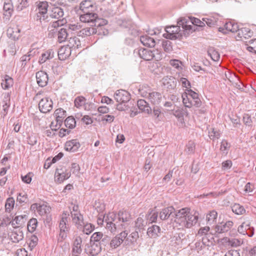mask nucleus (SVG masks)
I'll list each match as a JSON object with an SVG mask.
<instances>
[{"label":"nucleus","mask_w":256,"mask_h":256,"mask_svg":"<svg viewBox=\"0 0 256 256\" xmlns=\"http://www.w3.org/2000/svg\"><path fill=\"white\" fill-rule=\"evenodd\" d=\"M105 218L106 228L112 233L125 228L132 218L130 213L126 210H120L118 214L109 212Z\"/></svg>","instance_id":"1"},{"label":"nucleus","mask_w":256,"mask_h":256,"mask_svg":"<svg viewBox=\"0 0 256 256\" xmlns=\"http://www.w3.org/2000/svg\"><path fill=\"white\" fill-rule=\"evenodd\" d=\"M174 212V222L182 228H190L198 222V214L195 212L192 214L188 208H182Z\"/></svg>","instance_id":"2"},{"label":"nucleus","mask_w":256,"mask_h":256,"mask_svg":"<svg viewBox=\"0 0 256 256\" xmlns=\"http://www.w3.org/2000/svg\"><path fill=\"white\" fill-rule=\"evenodd\" d=\"M80 16V20L84 23H88L90 26L99 27L107 24V20L100 18L97 14L92 12H83Z\"/></svg>","instance_id":"3"},{"label":"nucleus","mask_w":256,"mask_h":256,"mask_svg":"<svg viewBox=\"0 0 256 256\" xmlns=\"http://www.w3.org/2000/svg\"><path fill=\"white\" fill-rule=\"evenodd\" d=\"M178 24L179 25L182 26L185 34L188 35L194 30L192 28L194 27L192 24L198 26H202L204 25V21L202 22L200 19L194 17L180 18L178 20Z\"/></svg>","instance_id":"4"},{"label":"nucleus","mask_w":256,"mask_h":256,"mask_svg":"<svg viewBox=\"0 0 256 256\" xmlns=\"http://www.w3.org/2000/svg\"><path fill=\"white\" fill-rule=\"evenodd\" d=\"M184 30L182 28V26L179 25L178 21L176 26H167L165 28L166 32L163 34V36L166 39H181L183 36L186 37L188 36L185 34Z\"/></svg>","instance_id":"5"},{"label":"nucleus","mask_w":256,"mask_h":256,"mask_svg":"<svg viewBox=\"0 0 256 256\" xmlns=\"http://www.w3.org/2000/svg\"><path fill=\"white\" fill-rule=\"evenodd\" d=\"M184 30L182 28V26L179 25L178 21L176 26H167L165 28L166 32L163 34V36L166 39H181L183 36L186 37L188 36L185 34Z\"/></svg>","instance_id":"6"},{"label":"nucleus","mask_w":256,"mask_h":256,"mask_svg":"<svg viewBox=\"0 0 256 256\" xmlns=\"http://www.w3.org/2000/svg\"><path fill=\"white\" fill-rule=\"evenodd\" d=\"M120 26L126 30L127 33L132 36H136L138 35V32L136 29L131 19L124 18L119 20Z\"/></svg>","instance_id":"7"},{"label":"nucleus","mask_w":256,"mask_h":256,"mask_svg":"<svg viewBox=\"0 0 256 256\" xmlns=\"http://www.w3.org/2000/svg\"><path fill=\"white\" fill-rule=\"evenodd\" d=\"M59 26L58 21L54 22L52 24V26L54 28L51 32L52 33L58 32V38L59 42L61 43L65 42L66 40H68L69 38V34L67 31V30L64 28H56V26Z\"/></svg>","instance_id":"8"},{"label":"nucleus","mask_w":256,"mask_h":256,"mask_svg":"<svg viewBox=\"0 0 256 256\" xmlns=\"http://www.w3.org/2000/svg\"><path fill=\"white\" fill-rule=\"evenodd\" d=\"M128 235L126 230L122 231L120 233L110 239V247L112 249H116L120 246L124 242Z\"/></svg>","instance_id":"9"},{"label":"nucleus","mask_w":256,"mask_h":256,"mask_svg":"<svg viewBox=\"0 0 256 256\" xmlns=\"http://www.w3.org/2000/svg\"><path fill=\"white\" fill-rule=\"evenodd\" d=\"M71 176L70 172L65 167L57 168L55 172V181L59 184H61L64 180H68Z\"/></svg>","instance_id":"10"},{"label":"nucleus","mask_w":256,"mask_h":256,"mask_svg":"<svg viewBox=\"0 0 256 256\" xmlns=\"http://www.w3.org/2000/svg\"><path fill=\"white\" fill-rule=\"evenodd\" d=\"M114 97L118 103L126 104L130 100V95L125 90H119L115 92Z\"/></svg>","instance_id":"11"},{"label":"nucleus","mask_w":256,"mask_h":256,"mask_svg":"<svg viewBox=\"0 0 256 256\" xmlns=\"http://www.w3.org/2000/svg\"><path fill=\"white\" fill-rule=\"evenodd\" d=\"M52 106L53 102L48 98H44L41 99L38 104L40 112L45 114L50 112L52 110Z\"/></svg>","instance_id":"12"},{"label":"nucleus","mask_w":256,"mask_h":256,"mask_svg":"<svg viewBox=\"0 0 256 256\" xmlns=\"http://www.w3.org/2000/svg\"><path fill=\"white\" fill-rule=\"evenodd\" d=\"M100 248L98 243L90 242L89 244L86 245L84 251L88 255L95 256L102 251Z\"/></svg>","instance_id":"13"},{"label":"nucleus","mask_w":256,"mask_h":256,"mask_svg":"<svg viewBox=\"0 0 256 256\" xmlns=\"http://www.w3.org/2000/svg\"><path fill=\"white\" fill-rule=\"evenodd\" d=\"M67 41L66 46L74 52V54H76V50L82 47L80 40L76 36H74L68 38Z\"/></svg>","instance_id":"14"},{"label":"nucleus","mask_w":256,"mask_h":256,"mask_svg":"<svg viewBox=\"0 0 256 256\" xmlns=\"http://www.w3.org/2000/svg\"><path fill=\"white\" fill-rule=\"evenodd\" d=\"M134 54L138 55L140 58L145 60H152V50L147 48L136 49Z\"/></svg>","instance_id":"15"},{"label":"nucleus","mask_w":256,"mask_h":256,"mask_svg":"<svg viewBox=\"0 0 256 256\" xmlns=\"http://www.w3.org/2000/svg\"><path fill=\"white\" fill-rule=\"evenodd\" d=\"M69 214L64 211L62 214V218L59 224L60 230L63 232H68L70 230L68 222L70 220Z\"/></svg>","instance_id":"16"},{"label":"nucleus","mask_w":256,"mask_h":256,"mask_svg":"<svg viewBox=\"0 0 256 256\" xmlns=\"http://www.w3.org/2000/svg\"><path fill=\"white\" fill-rule=\"evenodd\" d=\"M36 82L38 86L44 87L48 84V77L46 72L40 70L36 72Z\"/></svg>","instance_id":"17"},{"label":"nucleus","mask_w":256,"mask_h":256,"mask_svg":"<svg viewBox=\"0 0 256 256\" xmlns=\"http://www.w3.org/2000/svg\"><path fill=\"white\" fill-rule=\"evenodd\" d=\"M80 144L77 140H72L65 143L64 149L68 152H74L80 148Z\"/></svg>","instance_id":"18"},{"label":"nucleus","mask_w":256,"mask_h":256,"mask_svg":"<svg viewBox=\"0 0 256 256\" xmlns=\"http://www.w3.org/2000/svg\"><path fill=\"white\" fill-rule=\"evenodd\" d=\"M54 115L56 118L55 127H57L58 126V128H59L62 124L64 118L66 116V112L62 108H59L55 110Z\"/></svg>","instance_id":"19"},{"label":"nucleus","mask_w":256,"mask_h":256,"mask_svg":"<svg viewBox=\"0 0 256 256\" xmlns=\"http://www.w3.org/2000/svg\"><path fill=\"white\" fill-rule=\"evenodd\" d=\"M139 238L138 232L137 231L132 232L130 234L127 235L125 240L126 245L135 246L138 244V240Z\"/></svg>","instance_id":"20"},{"label":"nucleus","mask_w":256,"mask_h":256,"mask_svg":"<svg viewBox=\"0 0 256 256\" xmlns=\"http://www.w3.org/2000/svg\"><path fill=\"white\" fill-rule=\"evenodd\" d=\"M137 106L142 112H144L147 114H151L152 110L149 104L144 100L140 99L137 101Z\"/></svg>","instance_id":"21"},{"label":"nucleus","mask_w":256,"mask_h":256,"mask_svg":"<svg viewBox=\"0 0 256 256\" xmlns=\"http://www.w3.org/2000/svg\"><path fill=\"white\" fill-rule=\"evenodd\" d=\"M72 222L78 228H82L84 224L83 216L80 212H70Z\"/></svg>","instance_id":"22"},{"label":"nucleus","mask_w":256,"mask_h":256,"mask_svg":"<svg viewBox=\"0 0 256 256\" xmlns=\"http://www.w3.org/2000/svg\"><path fill=\"white\" fill-rule=\"evenodd\" d=\"M233 222L230 220L227 221L226 222H222L216 225L215 230L216 232L223 233L228 231L232 226Z\"/></svg>","instance_id":"23"},{"label":"nucleus","mask_w":256,"mask_h":256,"mask_svg":"<svg viewBox=\"0 0 256 256\" xmlns=\"http://www.w3.org/2000/svg\"><path fill=\"white\" fill-rule=\"evenodd\" d=\"M82 239L80 236H76L74 238L72 246V254H81L82 252Z\"/></svg>","instance_id":"24"},{"label":"nucleus","mask_w":256,"mask_h":256,"mask_svg":"<svg viewBox=\"0 0 256 256\" xmlns=\"http://www.w3.org/2000/svg\"><path fill=\"white\" fill-rule=\"evenodd\" d=\"M73 52L68 46L62 47L58 51V58L61 60H64L69 57Z\"/></svg>","instance_id":"25"},{"label":"nucleus","mask_w":256,"mask_h":256,"mask_svg":"<svg viewBox=\"0 0 256 256\" xmlns=\"http://www.w3.org/2000/svg\"><path fill=\"white\" fill-rule=\"evenodd\" d=\"M80 8L83 12H93L95 10L96 6L91 0H85L80 2Z\"/></svg>","instance_id":"26"},{"label":"nucleus","mask_w":256,"mask_h":256,"mask_svg":"<svg viewBox=\"0 0 256 256\" xmlns=\"http://www.w3.org/2000/svg\"><path fill=\"white\" fill-rule=\"evenodd\" d=\"M20 30L17 28H10L7 30L8 36L16 41L19 39L20 36Z\"/></svg>","instance_id":"27"},{"label":"nucleus","mask_w":256,"mask_h":256,"mask_svg":"<svg viewBox=\"0 0 256 256\" xmlns=\"http://www.w3.org/2000/svg\"><path fill=\"white\" fill-rule=\"evenodd\" d=\"M175 210L173 206H168L163 208L160 212L159 218L160 220L168 219L174 212Z\"/></svg>","instance_id":"28"},{"label":"nucleus","mask_w":256,"mask_h":256,"mask_svg":"<svg viewBox=\"0 0 256 256\" xmlns=\"http://www.w3.org/2000/svg\"><path fill=\"white\" fill-rule=\"evenodd\" d=\"M96 34V28L94 26L86 28L77 32V35L79 36L84 37Z\"/></svg>","instance_id":"29"},{"label":"nucleus","mask_w":256,"mask_h":256,"mask_svg":"<svg viewBox=\"0 0 256 256\" xmlns=\"http://www.w3.org/2000/svg\"><path fill=\"white\" fill-rule=\"evenodd\" d=\"M140 41L144 46L148 47H154L156 44L154 39L148 35L140 36Z\"/></svg>","instance_id":"30"},{"label":"nucleus","mask_w":256,"mask_h":256,"mask_svg":"<svg viewBox=\"0 0 256 256\" xmlns=\"http://www.w3.org/2000/svg\"><path fill=\"white\" fill-rule=\"evenodd\" d=\"M54 7L52 8L50 16L52 18L60 19L62 18L64 15V10L60 7L56 6V4H54Z\"/></svg>","instance_id":"31"},{"label":"nucleus","mask_w":256,"mask_h":256,"mask_svg":"<svg viewBox=\"0 0 256 256\" xmlns=\"http://www.w3.org/2000/svg\"><path fill=\"white\" fill-rule=\"evenodd\" d=\"M148 99L153 104H158L162 100V94L158 92H149Z\"/></svg>","instance_id":"32"},{"label":"nucleus","mask_w":256,"mask_h":256,"mask_svg":"<svg viewBox=\"0 0 256 256\" xmlns=\"http://www.w3.org/2000/svg\"><path fill=\"white\" fill-rule=\"evenodd\" d=\"M14 84L13 79L8 75H4L2 78L1 86L3 89L8 90Z\"/></svg>","instance_id":"33"},{"label":"nucleus","mask_w":256,"mask_h":256,"mask_svg":"<svg viewBox=\"0 0 256 256\" xmlns=\"http://www.w3.org/2000/svg\"><path fill=\"white\" fill-rule=\"evenodd\" d=\"M54 57V52L52 50H48L43 52L40 56L38 62L40 64H44L47 60L52 58Z\"/></svg>","instance_id":"34"},{"label":"nucleus","mask_w":256,"mask_h":256,"mask_svg":"<svg viewBox=\"0 0 256 256\" xmlns=\"http://www.w3.org/2000/svg\"><path fill=\"white\" fill-rule=\"evenodd\" d=\"M11 239L14 242H18L24 238V234L22 230H16L12 232Z\"/></svg>","instance_id":"35"},{"label":"nucleus","mask_w":256,"mask_h":256,"mask_svg":"<svg viewBox=\"0 0 256 256\" xmlns=\"http://www.w3.org/2000/svg\"><path fill=\"white\" fill-rule=\"evenodd\" d=\"M160 232V228L156 225H152L148 229L147 234L150 238H155L158 236Z\"/></svg>","instance_id":"36"},{"label":"nucleus","mask_w":256,"mask_h":256,"mask_svg":"<svg viewBox=\"0 0 256 256\" xmlns=\"http://www.w3.org/2000/svg\"><path fill=\"white\" fill-rule=\"evenodd\" d=\"M237 32L238 36L239 38H244L246 39L250 37L252 34V32H251L250 30L247 28H238V30H237Z\"/></svg>","instance_id":"37"},{"label":"nucleus","mask_w":256,"mask_h":256,"mask_svg":"<svg viewBox=\"0 0 256 256\" xmlns=\"http://www.w3.org/2000/svg\"><path fill=\"white\" fill-rule=\"evenodd\" d=\"M204 24H206L208 26L212 27L218 25V18L214 16H209L206 18H202Z\"/></svg>","instance_id":"38"},{"label":"nucleus","mask_w":256,"mask_h":256,"mask_svg":"<svg viewBox=\"0 0 256 256\" xmlns=\"http://www.w3.org/2000/svg\"><path fill=\"white\" fill-rule=\"evenodd\" d=\"M26 217V215H20L16 216L12 220V226L13 227L15 228L16 226H22L25 222Z\"/></svg>","instance_id":"39"},{"label":"nucleus","mask_w":256,"mask_h":256,"mask_svg":"<svg viewBox=\"0 0 256 256\" xmlns=\"http://www.w3.org/2000/svg\"><path fill=\"white\" fill-rule=\"evenodd\" d=\"M37 8L39 12L42 14H44L47 13L48 4L46 1H41L36 2Z\"/></svg>","instance_id":"40"},{"label":"nucleus","mask_w":256,"mask_h":256,"mask_svg":"<svg viewBox=\"0 0 256 256\" xmlns=\"http://www.w3.org/2000/svg\"><path fill=\"white\" fill-rule=\"evenodd\" d=\"M3 10L4 11V15L6 16H11L13 12V5L10 2H4Z\"/></svg>","instance_id":"41"},{"label":"nucleus","mask_w":256,"mask_h":256,"mask_svg":"<svg viewBox=\"0 0 256 256\" xmlns=\"http://www.w3.org/2000/svg\"><path fill=\"white\" fill-rule=\"evenodd\" d=\"M224 26L226 30L232 32H237V30H238V24L232 22H226Z\"/></svg>","instance_id":"42"},{"label":"nucleus","mask_w":256,"mask_h":256,"mask_svg":"<svg viewBox=\"0 0 256 256\" xmlns=\"http://www.w3.org/2000/svg\"><path fill=\"white\" fill-rule=\"evenodd\" d=\"M110 237L107 235L104 234L100 241L98 242L101 249H105L106 247L110 246Z\"/></svg>","instance_id":"43"},{"label":"nucleus","mask_w":256,"mask_h":256,"mask_svg":"<svg viewBox=\"0 0 256 256\" xmlns=\"http://www.w3.org/2000/svg\"><path fill=\"white\" fill-rule=\"evenodd\" d=\"M214 237L211 234L203 236L202 238V241L205 246H210L212 244Z\"/></svg>","instance_id":"44"},{"label":"nucleus","mask_w":256,"mask_h":256,"mask_svg":"<svg viewBox=\"0 0 256 256\" xmlns=\"http://www.w3.org/2000/svg\"><path fill=\"white\" fill-rule=\"evenodd\" d=\"M15 204V201L12 197H10L6 200L5 204V209L6 212H10L14 208Z\"/></svg>","instance_id":"45"},{"label":"nucleus","mask_w":256,"mask_h":256,"mask_svg":"<svg viewBox=\"0 0 256 256\" xmlns=\"http://www.w3.org/2000/svg\"><path fill=\"white\" fill-rule=\"evenodd\" d=\"M217 216V212L215 210H212L207 214L206 220L209 224H212L216 220Z\"/></svg>","instance_id":"46"},{"label":"nucleus","mask_w":256,"mask_h":256,"mask_svg":"<svg viewBox=\"0 0 256 256\" xmlns=\"http://www.w3.org/2000/svg\"><path fill=\"white\" fill-rule=\"evenodd\" d=\"M29 6L28 0H18L16 4V10L18 11H21Z\"/></svg>","instance_id":"47"},{"label":"nucleus","mask_w":256,"mask_h":256,"mask_svg":"<svg viewBox=\"0 0 256 256\" xmlns=\"http://www.w3.org/2000/svg\"><path fill=\"white\" fill-rule=\"evenodd\" d=\"M182 102L186 107L190 108L193 106L192 100L186 94V92L182 94Z\"/></svg>","instance_id":"48"},{"label":"nucleus","mask_w":256,"mask_h":256,"mask_svg":"<svg viewBox=\"0 0 256 256\" xmlns=\"http://www.w3.org/2000/svg\"><path fill=\"white\" fill-rule=\"evenodd\" d=\"M158 212L155 210H152L149 212L146 216L147 220H148L150 222H154L158 219Z\"/></svg>","instance_id":"49"},{"label":"nucleus","mask_w":256,"mask_h":256,"mask_svg":"<svg viewBox=\"0 0 256 256\" xmlns=\"http://www.w3.org/2000/svg\"><path fill=\"white\" fill-rule=\"evenodd\" d=\"M50 208L46 204L39 205L37 208V211L40 215L44 216L50 212Z\"/></svg>","instance_id":"50"},{"label":"nucleus","mask_w":256,"mask_h":256,"mask_svg":"<svg viewBox=\"0 0 256 256\" xmlns=\"http://www.w3.org/2000/svg\"><path fill=\"white\" fill-rule=\"evenodd\" d=\"M64 124L66 128L72 129L76 125V121L73 116H68L64 120Z\"/></svg>","instance_id":"51"},{"label":"nucleus","mask_w":256,"mask_h":256,"mask_svg":"<svg viewBox=\"0 0 256 256\" xmlns=\"http://www.w3.org/2000/svg\"><path fill=\"white\" fill-rule=\"evenodd\" d=\"M208 53L214 61L217 62L219 60L220 58V54L213 48H210L208 50Z\"/></svg>","instance_id":"52"},{"label":"nucleus","mask_w":256,"mask_h":256,"mask_svg":"<svg viewBox=\"0 0 256 256\" xmlns=\"http://www.w3.org/2000/svg\"><path fill=\"white\" fill-rule=\"evenodd\" d=\"M230 146V143L226 140H222L220 143V150L223 154H227Z\"/></svg>","instance_id":"53"},{"label":"nucleus","mask_w":256,"mask_h":256,"mask_svg":"<svg viewBox=\"0 0 256 256\" xmlns=\"http://www.w3.org/2000/svg\"><path fill=\"white\" fill-rule=\"evenodd\" d=\"M232 209V211L236 214H242L246 212L244 208L238 204H234Z\"/></svg>","instance_id":"54"},{"label":"nucleus","mask_w":256,"mask_h":256,"mask_svg":"<svg viewBox=\"0 0 256 256\" xmlns=\"http://www.w3.org/2000/svg\"><path fill=\"white\" fill-rule=\"evenodd\" d=\"M38 221L36 218L30 219L28 224V230L30 232H34L37 226Z\"/></svg>","instance_id":"55"},{"label":"nucleus","mask_w":256,"mask_h":256,"mask_svg":"<svg viewBox=\"0 0 256 256\" xmlns=\"http://www.w3.org/2000/svg\"><path fill=\"white\" fill-rule=\"evenodd\" d=\"M74 102L75 106L80 108L85 104L86 99L82 96H78L75 98Z\"/></svg>","instance_id":"56"},{"label":"nucleus","mask_w":256,"mask_h":256,"mask_svg":"<svg viewBox=\"0 0 256 256\" xmlns=\"http://www.w3.org/2000/svg\"><path fill=\"white\" fill-rule=\"evenodd\" d=\"M172 43L168 40H164L162 42V46L166 52H170L172 50Z\"/></svg>","instance_id":"57"},{"label":"nucleus","mask_w":256,"mask_h":256,"mask_svg":"<svg viewBox=\"0 0 256 256\" xmlns=\"http://www.w3.org/2000/svg\"><path fill=\"white\" fill-rule=\"evenodd\" d=\"M104 234L101 232H96L90 237V242L98 243Z\"/></svg>","instance_id":"58"},{"label":"nucleus","mask_w":256,"mask_h":256,"mask_svg":"<svg viewBox=\"0 0 256 256\" xmlns=\"http://www.w3.org/2000/svg\"><path fill=\"white\" fill-rule=\"evenodd\" d=\"M163 84L166 86L167 88L169 89L174 88L176 86L173 78H163Z\"/></svg>","instance_id":"59"},{"label":"nucleus","mask_w":256,"mask_h":256,"mask_svg":"<svg viewBox=\"0 0 256 256\" xmlns=\"http://www.w3.org/2000/svg\"><path fill=\"white\" fill-rule=\"evenodd\" d=\"M82 228H83V232L86 234H90L94 228V226L91 224H84L83 225Z\"/></svg>","instance_id":"60"},{"label":"nucleus","mask_w":256,"mask_h":256,"mask_svg":"<svg viewBox=\"0 0 256 256\" xmlns=\"http://www.w3.org/2000/svg\"><path fill=\"white\" fill-rule=\"evenodd\" d=\"M208 134L210 138L213 141L218 139L221 134L219 130H215L214 128H212V131L211 132H209Z\"/></svg>","instance_id":"61"},{"label":"nucleus","mask_w":256,"mask_h":256,"mask_svg":"<svg viewBox=\"0 0 256 256\" xmlns=\"http://www.w3.org/2000/svg\"><path fill=\"white\" fill-rule=\"evenodd\" d=\"M31 52H28L27 54L24 55L20 58V62H22V66L25 67L26 64L31 58L32 54Z\"/></svg>","instance_id":"62"},{"label":"nucleus","mask_w":256,"mask_h":256,"mask_svg":"<svg viewBox=\"0 0 256 256\" xmlns=\"http://www.w3.org/2000/svg\"><path fill=\"white\" fill-rule=\"evenodd\" d=\"M184 110L183 109H178L172 112L173 114L180 121L184 120Z\"/></svg>","instance_id":"63"},{"label":"nucleus","mask_w":256,"mask_h":256,"mask_svg":"<svg viewBox=\"0 0 256 256\" xmlns=\"http://www.w3.org/2000/svg\"><path fill=\"white\" fill-rule=\"evenodd\" d=\"M28 200L27 194L24 192L19 193L16 198L17 202L20 204L26 203Z\"/></svg>","instance_id":"64"}]
</instances>
